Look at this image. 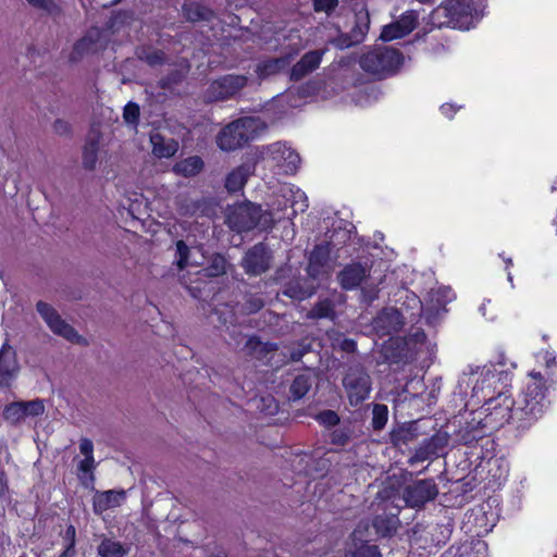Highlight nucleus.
<instances>
[{"label":"nucleus","mask_w":557,"mask_h":557,"mask_svg":"<svg viewBox=\"0 0 557 557\" xmlns=\"http://www.w3.org/2000/svg\"><path fill=\"white\" fill-rule=\"evenodd\" d=\"M408 301V309H411L412 312L409 313L410 318L413 319L419 317L422 311V302L414 294H407L406 296Z\"/></svg>","instance_id":"nucleus-52"},{"label":"nucleus","mask_w":557,"mask_h":557,"mask_svg":"<svg viewBox=\"0 0 557 557\" xmlns=\"http://www.w3.org/2000/svg\"><path fill=\"white\" fill-rule=\"evenodd\" d=\"M228 333H230L231 337L236 342V344L240 343L242 337H243V334H242L240 331H237V330L233 329Z\"/></svg>","instance_id":"nucleus-62"},{"label":"nucleus","mask_w":557,"mask_h":557,"mask_svg":"<svg viewBox=\"0 0 557 557\" xmlns=\"http://www.w3.org/2000/svg\"><path fill=\"white\" fill-rule=\"evenodd\" d=\"M176 253L178 255V260L176 261L177 267L183 270L188 264L189 259V247L184 240H177L176 244Z\"/></svg>","instance_id":"nucleus-47"},{"label":"nucleus","mask_w":557,"mask_h":557,"mask_svg":"<svg viewBox=\"0 0 557 557\" xmlns=\"http://www.w3.org/2000/svg\"><path fill=\"white\" fill-rule=\"evenodd\" d=\"M369 521H360L349 537L345 557H382L379 546L371 544Z\"/></svg>","instance_id":"nucleus-8"},{"label":"nucleus","mask_w":557,"mask_h":557,"mask_svg":"<svg viewBox=\"0 0 557 557\" xmlns=\"http://www.w3.org/2000/svg\"><path fill=\"white\" fill-rule=\"evenodd\" d=\"M140 109L135 102H128L124 107L123 119L127 124L136 126L139 121Z\"/></svg>","instance_id":"nucleus-45"},{"label":"nucleus","mask_w":557,"mask_h":557,"mask_svg":"<svg viewBox=\"0 0 557 557\" xmlns=\"http://www.w3.org/2000/svg\"><path fill=\"white\" fill-rule=\"evenodd\" d=\"M343 387L350 406L357 407L367 400L372 391V380L366 367L359 362L347 366Z\"/></svg>","instance_id":"nucleus-4"},{"label":"nucleus","mask_w":557,"mask_h":557,"mask_svg":"<svg viewBox=\"0 0 557 557\" xmlns=\"http://www.w3.org/2000/svg\"><path fill=\"white\" fill-rule=\"evenodd\" d=\"M270 214L262 212L260 206L248 202L239 203L228 209L226 222L230 228L237 233L248 232L255 228L264 220L263 224L269 222Z\"/></svg>","instance_id":"nucleus-5"},{"label":"nucleus","mask_w":557,"mask_h":557,"mask_svg":"<svg viewBox=\"0 0 557 557\" xmlns=\"http://www.w3.org/2000/svg\"><path fill=\"white\" fill-rule=\"evenodd\" d=\"M33 8L41 10L48 14H55L59 11L53 0H26Z\"/></svg>","instance_id":"nucleus-48"},{"label":"nucleus","mask_w":557,"mask_h":557,"mask_svg":"<svg viewBox=\"0 0 557 557\" xmlns=\"http://www.w3.org/2000/svg\"><path fill=\"white\" fill-rule=\"evenodd\" d=\"M388 419V408L384 404H374L372 408V428L381 431L385 428Z\"/></svg>","instance_id":"nucleus-40"},{"label":"nucleus","mask_w":557,"mask_h":557,"mask_svg":"<svg viewBox=\"0 0 557 557\" xmlns=\"http://www.w3.org/2000/svg\"><path fill=\"white\" fill-rule=\"evenodd\" d=\"M152 153L159 159L171 158L178 150V143L174 138L165 137L159 132H152L149 136Z\"/></svg>","instance_id":"nucleus-26"},{"label":"nucleus","mask_w":557,"mask_h":557,"mask_svg":"<svg viewBox=\"0 0 557 557\" xmlns=\"http://www.w3.org/2000/svg\"><path fill=\"white\" fill-rule=\"evenodd\" d=\"M534 377L535 381L529 383L525 391L516 400L515 413L517 421L522 425L540 418L546 407L545 384L540 374Z\"/></svg>","instance_id":"nucleus-3"},{"label":"nucleus","mask_w":557,"mask_h":557,"mask_svg":"<svg viewBox=\"0 0 557 557\" xmlns=\"http://www.w3.org/2000/svg\"><path fill=\"white\" fill-rule=\"evenodd\" d=\"M350 440V431L347 428H339L332 432L331 443L337 446H345Z\"/></svg>","instance_id":"nucleus-49"},{"label":"nucleus","mask_w":557,"mask_h":557,"mask_svg":"<svg viewBox=\"0 0 557 557\" xmlns=\"http://www.w3.org/2000/svg\"><path fill=\"white\" fill-rule=\"evenodd\" d=\"M438 487L433 479L417 480L404 490V500L411 508H422L435 499Z\"/></svg>","instance_id":"nucleus-11"},{"label":"nucleus","mask_w":557,"mask_h":557,"mask_svg":"<svg viewBox=\"0 0 557 557\" xmlns=\"http://www.w3.org/2000/svg\"><path fill=\"white\" fill-rule=\"evenodd\" d=\"M214 313L218 315V320L221 324L235 326L237 319L233 307L228 304L215 308Z\"/></svg>","instance_id":"nucleus-42"},{"label":"nucleus","mask_w":557,"mask_h":557,"mask_svg":"<svg viewBox=\"0 0 557 557\" xmlns=\"http://www.w3.org/2000/svg\"><path fill=\"white\" fill-rule=\"evenodd\" d=\"M248 78L245 75L228 74L210 83L202 95L206 103L224 101L236 96L246 87Z\"/></svg>","instance_id":"nucleus-7"},{"label":"nucleus","mask_w":557,"mask_h":557,"mask_svg":"<svg viewBox=\"0 0 557 557\" xmlns=\"http://www.w3.org/2000/svg\"><path fill=\"white\" fill-rule=\"evenodd\" d=\"M471 419L466 420L460 428L459 434L465 444H471L474 441L483 438L488 431H492L491 424L486 422V417L482 410L470 413Z\"/></svg>","instance_id":"nucleus-17"},{"label":"nucleus","mask_w":557,"mask_h":557,"mask_svg":"<svg viewBox=\"0 0 557 557\" xmlns=\"http://www.w3.org/2000/svg\"><path fill=\"white\" fill-rule=\"evenodd\" d=\"M62 539L64 542V546H76V529L73 524L67 525V528L64 531V534L62 535Z\"/></svg>","instance_id":"nucleus-55"},{"label":"nucleus","mask_w":557,"mask_h":557,"mask_svg":"<svg viewBox=\"0 0 557 557\" xmlns=\"http://www.w3.org/2000/svg\"><path fill=\"white\" fill-rule=\"evenodd\" d=\"M338 347L341 348V350H343L345 352H355L357 349V344L351 338H343L338 343Z\"/></svg>","instance_id":"nucleus-59"},{"label":"nucleus","mask_w":557,"mask_h":557,"mask_svg":"<svg viewBox=\"0 0 557 557\" xmlns=\"http://www.w3.org/2000/svg\"><path fill=\"white\" fill-rule=\"evenodd\" d=\"M325 52L326 49H318L306 52L290 69L289 79L293 82H298L315 71L320 66Z\"/></svg>","instance_id":"nucleus-19"},{"label":"nucleus","mask_w":557,"mask_h":557,"mask_svg":"<svg viewBox=\"0 0 557 557\" xmlns=\"http://www.w3.org/2000/svg\"><path fill=\"white\" fill-rule=\"evenodd\" d=\"M230 265V262L223 255L213 253L208 259V264L200 270L199 274H201L203 277L210 278L220 277L226 274Z\"/></svg>","instance_id":"nucleus-29"},{"label":"nucleus","mask_w":557,"mask_h":557,"mask_svg":"<svg viewBox=\"0 0 557 557\" xmlns=\"http://www.w3.org/2000/svg\"><path fill=\"white\" fill-rule=\"evenodd\" d=\"M138 60L147 63L149 66L162 65L166 62L165 53L152 47H140L135 52Z\"/></svg>","instance_id":"nucleus-35"},{"label":"nucleus","mask_w":557,"mask_h":557,"mask_svg":"<svg viewBox=\"0 0 557 557\" xmlns=\"http://www.w3.org/2000/svg\"><path fill=\"white\" fill-rule=\"evenodd\" d=\"M389 346H391V345H388V346H385V347H384L385 358H386L387 360H389L391 362H397L396 357H394V356H389V355H388Z\"/></svg>","instance_id":"nucleus-64"},{"label":"nucleus","mask_w":557,"mask_h":557,"mask_svg":"<svg viewBox=\"0 0 557 557\" xmlns=\"http://www.w3.org/2000/svg\"><path fill=\"white\" fill-rule=\"evenodd\" d=\"M257 408L265 414L273 416L278 411V404L273 396L268 395L258 400Z\"/></svg>","instance_id":"nucleus-44"},{"label":"nucleus","mask_w":557,"mask_h":557,"mask_svg":"<svg viewBox=\"0 0 557 557\" xmlns=\"http://www.w3.org/2000/svg\"><path fill=\"white\" fill-rule=\"evenodd\" d=\"M76 554V546L65 545L64 550L59 555V557H75Z\"/></svg>","instance_id":"nucleus-61"},{"label":"nucleus","mask_w":557,"mask_h":557,"mask_svg":"<svg viewBox=\"0 0 557 557\" xmlns=\"http://www.w3.org/2000/svg\"><path fill=\"white\" fill-rule=\"evenodd\" d=\"M315 420L325 426H335L339 423V416L333 410H323L315 416Z\"/></svg>","instance_id":"nucleus-46"},{"label":"nucleus","mask_w":557,"mask_h":557,"mask_svg":"<svg viewBox=\"0 0 557 557\" xmlns=\"http://www.w3.org/2000/svg\"><path fill=\"white\" fill-rule=\"evenodd\" d=\"M126 13L124 12H116L114 13L110 20L108 21L107 23V27L112 30V32H115V26L117 23H124V21L126 20Z\"/></svg>","instance_id":"nucleus-58"},{"label":"nucleus","mask_w":557,"mask_h":557,"mask_svg":"<svg viewBox=\"0 0 557 557\" xmlns=\"http://www.w3.org/2000/svg\"><path fill=\"white\" fill-rule=\"evenodd\" d=\"M20 366L15 350L5 342L0 349V385L10 386L11 381L16 377Z\"/></svg>","instance_id":"nucleus-20"},{"label":"nucleus","mask_w":557,"mask_h":557,"mask_svg":"<svg viewBox=\"0 0 557 557\" xmlns=\"http://www.w3.org/2000/svg\"><path fill=\"white\" fill-rule=\"evenodd\" d=\"M314 377L309 373L297 375L289 387L290 399L299 400L304 398L312 387Z\"/></svg>","instance_id":"nucleus-34"},{"label":"nucleus","mask_w":557,"mask_h":557,"mask_svg":"<svg viewBox=\"0 0 557 557\" xmlns=\"http://www.w3.org/2000/svg\"><path fill=\"white\" fill-rule=\"evenodd\" d=\"M203 165L200 157L193 156L176 162L172 170L177 175L191 177L197 175L203 169Z\"/></svg>","instance_id":"nucleus-31"},{"label":"nucleus","mask_w":557,"mask_h":557,"mask_svg":"<svg viewBox=\"0 0 557 557\" xmlns=\"http://www.w3.org/2000/svg\"><path fill=\"white\" fill-rule=\"evenodd\" d=\"M418 25V13L409 10L403 13L398 20L385 25L381 32L380 38L383 41H392L403 38L410 34Z\"/></svg>","instance_id":"nucleus-16"},{"label":"nucleus","mask_w":557,"mask_h":557,"mask_svg":"<svg viewBox=\"0 0 557 557\" xmlns=\"http://www.w3.org/2000/svg\"><path fill=\"white\" fill-rule=\"evenodd\" d=\"M184 79V74L180 70H173L159 81V87L162 89H171Z\"/></svg>","instance_id":"nucleus-43"},{"label":"nucleus","mask_w":557,"mask_h":557,"mask_svg":"<svg viewBox=\"0 0 557 557\" xmlns=\"http://www.w3.org/2000/svg\"><path fill=\"white\" fill-rule=\"evenodd\" d=\"M97 550L100 557H124L128 553L120 542L111 539H103Z\"/></svg>","instance_id":"nucleus-37"},{"label":"nucleus","mask_w":557,"mask_h":557,"mask_svg":"<svg viewBox=\"0 0 557 557\" xmlns=\"http://www.w3.org/2000/svg\"><path fill=\"white\" fill-rule=\"evenodd\" d=\"M244 348L247 355L250 357L262 360L269 352L276 349V345L271 343H263L259 337L251 336L247 339Z\"/></svg>","instance_id":"nucleus-33"},{"label":"nucleus","mask_w":557,"mask_h":557,"mask_svg":"<svg viewBox=\"0 0 557 557\" xmlns=\"http://www.w3.org/2000/svg\"><path fill=\"white\" fill-rule=\"evenodd\" d=\"M310 350V345H299L296 348L290 350V360L299 361L308 351Z\"/></svg>","instance_id":"nucleus-57"},{"label":"nucleus","mask_w":557,"mask_h":557,"mask_svg":"<svg viewBox=\"0 0 557 557\" xmlns=\"http://www.w3.org/2000/svg\"><path fill=\"white\" fill-rule=\"evenodd\" d=\"M9 491L8 479L3 471H0V500L7 495Z\"/></svg>","instance_id":"nucleus-60"},{"label":"nucleus","mask_w":557,"mask_h":557,"mask_svg":"<svg viewBox=\"0 0 557 557\" xmlns=\"http://www.w3.org/2000/svg\"><path fill=\"white\" fill-rule=\"evenodd\" d=\"M264 306L263 298L258 294H247L240 307L243 314L249 315L260 311Z\"/></svg>","instance_id":"nucleus-41"},{"label":"nucleus","mask_w":557,"mask_h":557,"mask_svg":"<svg viewBox=\"0 0 557 557\" xmlns=\"http://www.w3.org/2000/svg\"><path fill=\"white\" fill-rule=\"evenodd\" d=\"M441 110H442L443 114H445V115H449V114H450V112H453V111H454V110H453V107H451L450 104H443V106L441 107Z\"/></svg>","instance_id":"nucleus-63"},{"label":"nucleus","mask_w":557,"mask_h":557,"mask_svg":"<svg viewBox=\"0 0 557 557\" xmlns=\"http://www.w3.org/2000/svg\"><path fill=\"white\" fill-rule=\"evenodd\" d=\"M370 27V17L368 12H358L356 14V22L351 29V35L355 37V42H362Z\"/></svg>","instance_id":"nucleus-39"},{"label":"nucleus","mask_w":557,"mask_h":557,"mask_svg":"<svg viewBox=\"0 0 557 557\" xmlns=\"http://www.w3.org/2000/svg\"><path fill=\"white\" fill-rule=\"evenodd\" d=\"M404 63V55L391 47H375L360 57V67L379 78L396 74Z\"/></svg>","instance_id":"nucleus-2"},{"label":"nucleus","mask_w":557,"mask_h":557,"mask_svg":"<svg viewBox=\"0 0 557 557\" xmlns=\"http://www.w3.org/2000/svg\"><path fill=\"white\" fill-rule=\"evenodd\" d=\"M108 40L109 39L102 29L91 27L83 38L75 42L70 57L71 61L77 62L86 54L103 50L107 47Z\"/></svg>","instance_id":"nucleus-14"},{"label":"nucleus","mask_w":557,"mask_h":557,"mask_svg":"<svg viewBox=\"0 0 557 557\" xmlns=\"http://www.w3.org/2000/svg\"><path fill=\"white\" fill-rule=\"evenodd\" d=\"M370 275V270L361 263L347 264L337 274V281L343 289L351 290L360 286V284Z\"/></svg>","instance_id":"nucleus-21"},{"label":"nucleus","mask_w":557,"mask_h":557,"mask_svg":"<svg viewBox=\"0 0 557 557\" xmlns=\"http://www.w3.org/2000/svg\"><path fill=\"white\" fill-rule=\"evenodd\" d=\"M95 468H96L95 458H84L78 463V471L83 472V473H88L89 480L91 483L95 481V475L92 473Z\"/></svg>","instance_id":"nucleus-53"},{"label":"nucleus","mask_w":557,"mask_h":557,"mask_svg":"<svg viewBox=\"0 0 557 557\" xmlns=\"http://www.w3.org/2000/svg\"><path fill=\"white\" fill-rule=\"evenodd\" d=\"M404 312L401 309H383L373 321L374 330L381 335H388L400 331L404 325Z\"/></svg>","instance_id":"nucleus-18"},{"label":"nucleus","mask_w":557,"mask_h":557,"mask_svg":"<svg viewBox=\"0 0 557 557\" xmlns=\"http://www.w3.org/2000/svg\"><path fill=\"white\" fill-rule=\"evenodd\" d=\"M256 165L252 162H246L235 168L225 178V188L230 193H236L244 188L249 176L255 172Z\"/></svg>","instance_id":"nucleus-24"},{"label":"nucleus","mask_w":557,"mask_h":557,"mask_svg":"<svg viewBox=\"0 0 557 557\" xmlns=\"http://www.w3.org/2000/svg\"><path fill=\"white\" fill-rule=\"evenodd\" d=\"M399 523L397 515L383 512L374 517L372 527L377 535L391 537L396 533Z\"/></svg>","instance_id":"nucleus-28"},{"label":"nucleus","mask_w":557,"mask_h":557,"mask_svg":"<svg viewBox=\"0 0 557 557\" xmlns=\"http://www.w3.org/2000/svg\"><path fill=\"white\" fill-rule=\"evenodd\" d=\"M449 435L446 432H437L428 440H424L409 458V465L434 459L441 456L445 447L448 445Z\"/></svg>","instance_id":"nucleus-15"},{"label":"nucleus","mask_w":557,"mask_h":557,"mask_svg":"<svg viewBox=\"0 0 557 557\" xmlns=\"http://www.w3.org/2000/svg\"><path fill=\"white\" fill-rule=\"evenodd\" d=\"M419 435L418 422L412 421L393 428L389 432V441L393 446L401 447L416 441Z\"/></svg>","instance_id":"nucleus-25"},{"label":"nucleus","mask_w":557,"mask_h":557,"mask_svg":"<svg viewBox=\"0 0 557 557\" xmlns=\"http://www.w3.org/2000/svg\"><path fill=\"white\" fill-rule=\"evenodd\" d=\"M271 252L263 243H258L249 248L240 261L245 273L258 276L267 272L271 267Z\"/></svg>","instance_id":"nucleus-12"},{"label":"nucleus","mask_w":557,"mask_h":557,"mask_svg":"<svg viewBox=\"0 0 557 557\" xmlns=\"http://www.w3.org/2000/svg\"><path fill=\"white\" fill-rule=\"evenodd\" d=\"M36 310L53 334L69 342L79 343L82 338L81 335L72 325L62 319L55 308L50 304L39 300L36 304Z\"/></svg>","instance_id":"nucleus-9"},{"label":"nucleus","mask_w":557,"mask_h":557,"mask_svg":"<svg viewBox=\"0 0 557 557\" xmlns=\"http://www.w3.org/2000/svg\"><path fill=\"white\" fill-rule=\"evenodd\" d=\"M315 293L313 285H306L301 280L288 282L282 294L295 300H305Z\"/></svg>","instance_id":"nucleus-32"},{"label":"nucleus","mask_w":557,"mask_h":557,"mask_svg":"<svg viewBox=\"0 0 557 557\" xmlns=\"http://www.w3.org/2000/svg\"><path fill=\"white\" fill-rule=\"evenodd\" d=\"M183 14L190 22L208 21L212 11L198 2H190L183 5Z\"/></svg>","instance_id":"nucleus-36"},{"label":"nucleus","mask_w":557,"mask_h":557,"mask_svg":"<svg viewBox=\"0 0 557 557\" xmlns=\"http://www.w3.org/2000/svg\"><path fill=\"white\" fill-rule=\"evenodd\" d=\"M292 61L293 54L290 53L278 58L267 59L257 64L255 72L260 79H265L287 70Z\"/></svg>","instance_id":"nucleus-23"},{"label":"nucleus","mask_w":557,"mask_h":557,"mask_svg":"<svg viewBox=\"0 0 557 557\" xmlns=\"http://www.w3.org/2000/svg\"><path fill=\"white\" fill-rule=\"evenodd\" d=\"M308 319H331L335 318V310L332 300L323 299L317 302L307 313Z\"/></svg>","instance_id":"nucleus-38"},{"label":"nucleus","mask_w":557,"mask_h":557,"mask_svg":"<svg viewBox=\"0 0 557 557\" xmlns=\"http://www.w3.org/2000/svg\"><path fill=\"white\" fill-rule=\"evenodd\" d=\"M330 253L331 249L327 244L317 245L313 248L307 267V273L311 278L317 280L326 273Z\"/></svg>","instance_id":"nucleus-22"},{"label":"nucleus","mask_w":557,"mask_h":557,"mask_svg":"<svg viewBox=\"0 0 557 557\" xmlns=\"http://www.w3.org/2000/svg\"><path fill=\"white\" fill-rule=\"evenodd\" d=\"M79 450H81V454L84 455V458H94V444H92V441L87 438V437L81 438V441H79Z\"/></svg>","instance_id":"nucleus-54"},{"label":"nucleus","mask_w":557,"mask_h":557,"mask_svg":"<svg viewBox=\"0 0 557 557\" xmlns=\"http://www.w3.org/2000/svg\"><path fill=\"white\" fill-rule=\"evenodd\" d=\"M100 137L97 134L89 135L83 149V166L88 171L96 169L98 161Z\"/></svg>","instance_id":"nucleus-30"},{"label":"nucleus","mask_w":557,"mask_h":557,"mask_svg":"<svg viewBox=\"0 0 557 557\" xmlns=\"http://www.w3.org/2000/svg\"><path fill=\"white\" fill-rule=\"evenodd\" d=\"M264 127L259 117L237 119L220 131L216 144L224 151H234L253 140Z\"/></svg>","instance_id":"nucleus-1"},{"label":"nucleus","mask_w":557,"mask_h":557,"mask_svg":"<svg viewBox=\"0 0 557 557\" xmlns=\"http://www.w3.org/2000/svg\"><path fill=\"white\" fill-rule=\"evenodd\" d=\"M263 160L284 174H294L300 163L299 154L281 143L268 146L263 152Z\"/></svg>","instance_id":"nucleus-10"},{"label":"nucleus","mask_w":557,"mask_h":557,"mask_svg":"<svg viewBox=\"0 0 557 557\" xmlns=\"http://www.w3.org/2000/svg\"><path fill=\"white\" fill-rule=\"evenodd\" d=\"M125 499L124 491H106V492H97L92 499V508L95 513H102L109 508H114L121 505V503Z\"/></svg>","instance_id":"nucleus-27"},{"label":"nucleus","mask_w":557,"mask_h":557,"mask_svg":"<svg viewBox=\"0 0 557 557\" xmlns=\"http://www.w3.org/2000/svg\"><path fill=\"white\" fill-rule=\"evenodd\" d=\"M53 131L58 135H67L71 132V125L69 122L58 119L53 123Z\"/></svg>","instance_id":"nucleus-56"},{"label":"nucleus","mask_w":557,"mask_h":557,"mask_svg":"<svg viewBox=\"0 0 557 557\" xmlns=\"http://www.w3.org/2000/svg\"><path fill=\"white\" fill-rule=\"evenodd\" d=\"M331 44L341 50L358 45V42H355V37L351 35V33L339 34L337 37L331 40Z\"/></svg>","instance_id":"nucleus-50"},{"label":"nucleus","mask_w":557,"mask_h":557,"mask_svg":"<svg viewBox=\"0 0 557 557\" xmlns=\"http://www.w3.org/2000/svg\"><path fill=\"white\" fill-rule=\"evenodd\" d=\"M315 12L331 14L338 5V0H312Z\"/></svg>","instance_id":"nucleus-51"},{"label":"nucleus","mask_w":557,"mask_h":557,"mask_svg":"<svg viewBox=\"0 0 557 557\" xmlns=\"http://www.w3.org/2000/svg\"><path fill=\"white\" fill-rule=\"evenodd\" d=\"M516 408V400L511 396L500 393L496 397L490 398L481 410L486 417V422L491 424V429H498L511 420H517Z\"/></svg>","instance_id":"nucleus-6"},{"label":"nucleus","mask_w":557,"mask_h":557,"mask_svg":"<svg viewBox=\"0 0 557 557\" xmlns=\"http://www.w3.org/2000/svg\"><path fill=\"white\" fill-rule=\"evenodd\" d=\"M45 404L42 399L36 398L28 401H13L3 409V419L11 424H20L28 417H38L44 414Z\"/></svg>","instance_id":"nucleus-13"}]
</instances>
